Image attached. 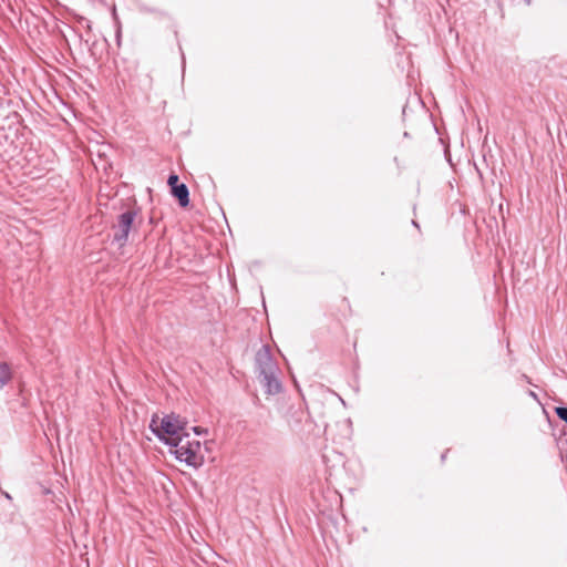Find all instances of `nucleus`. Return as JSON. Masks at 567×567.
Wrapping results in <instances>:
<instances>
[{"mask_svg":"<svg viewBox=\"0 0 567 567\" xmlns=\"http://www.w3.org/2000/svg\"><path fill=\"white\" fill-rule=\"evenodd\" d=\"M256 371L267 394L274 395L281 391V382L278 378L279 368L268 346H262L256 353Z\"/></svg>","mask_w":567,"mask_h":567,"instance_id":"obj_1","label":"nucleus"},{"mask_svg":"<svg viewBox=\"0 0 567 567\" xmlns=\"http://www.w3.org/2000/svg\"><path fill=\"white\" fill-rule=\"evenodd\" d=\"M166 445L174 447L175 457L186 463L188 466L198 468L204 464L205 452L208 451L207 446H202L197 440H189V434L185 433L183 437L177 440H166Z\"/></svg>","mask_w":567,"mask_h":567,"instance_id":"obj_2","label":"nucleus"},{"mask_svg":"<svg viewBox=\"0 0 567 567\" xmlns=\"http://www.w3.org/2000/svg\"><path fill=\"white\" fill-rule=\"evenodd\" d=\"M187 425V421L185 417L179 414L171 413L162 417L158 423V416L153 415L150 429L155 434V436L166 444V440H177V437H183Z\"/></svg>","mask_w":567,"mask_h":567,"instance_id":"obj_3","label":"nucleus"},{"mask_svg":"<svg viewBox=\"0 0 567 567\" xmlns=\"http://www.w3.org/2000/svg\"><path fill=\"white\" fill-rule=\"evenodd\" d=\"M138 208L126 209L121 213L112 225L113 243L118 247H124L130 239V235L137 231L141 221H136Z\"/></svg>","mask_w":567,"mask_h":567,"instance_id":"obj_4","label":"nucleus"},{"mask_svg":"<svg viewBox=\"0 0 567 567\" xmlns=\"http://www.w3.org/2000/svg\"><path fill=\"white\" fill-rule=\"evenodd\" d=\"M172 194L177 198L182 207H186L189 204V192L185 184L174 186Z\"/></svg>","mask_w":567,"mask_h":567,"instance_id":"obj_5","label":"nucleus"},{"mask_svg":"<svg viewBox=\"0 0 567 567\" xmlns=\"http://www.w3.org/2000/svg\"><path fill=\"white\" fill-rule=\"evenodd\" d=\"M11 377L10 367L4 362H0V386H4L11 380Z\"/></svg>","mask_w":567,"mask_h":567,"instance_id":"obj_6","label":"nucleus"},{"mask_svg":"<svg viewBox=\"0 0 567 567\" xmlns=\"http://www.w3.org/2000/svg\"><path fill=\"white\" fill-rule=\"evenodd\" d=\"M555 412L557 416L567 423V408L566 406H558L555 409Z\"/></svg>","mask_w":567,"mask_h":567,"instance_id":"obj_7","label":"nucleus"},{"mask_svg":"<svg viewBox=\"0 0 567 567\" xmlns=\"http://www.w3.org/2000/svg\"><path fill=\"white\" fill-rule=\"evenodd\" d=\"M167 184L171 186L172 189L174 188V186H178V176L175 174L169 175Z\"/></svg>","mask_w":567,"mask_h":567,"instance_id":"obj_8","label":"nucleus"},{"mask_svg":"<svg viewBox=\"0 0 567 567\" xmlns=\"http://www.w3.org/2000/svg\"><path fill=\"white\" fill-rule=\"evenodd\" d=\"M192 430L197 434V435H202V434H207V429H203V427H199V426H194L192 427Z\"/></svg>","mask_w":567,"mask_h":567,"instance_id":"obj_9","label":"nucleus"},{"mask_svg":"<svg viewBox=\"0 0 567 567\" xmlns=\"http://www.w3.org/2000/svg\"><path fill=\"white\" fill-rule=\"evenodd\" d=\"M446 458V453H443L442 454V461H444Z\"/></svg>","mask_w":567,"mask_h":567,"instance_id":"obj_10","label":"nucleus"}]
</instances>
